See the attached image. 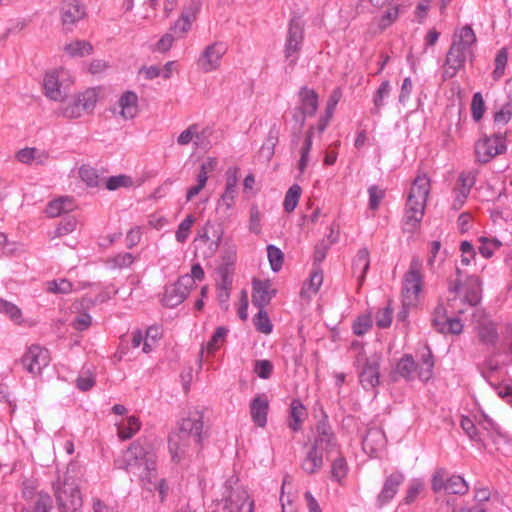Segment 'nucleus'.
Instances as JSON below:
<instances>
[{"label":"nucleus","mask_w":512,"mask_h":512,"mask_svg":"<svg viewBox=\"0 0 512 512\" xmlns=\"http://www.w3.org/2000/svg\"><path fill=\"white\" fill-rule=\"evenodd\" d=\"M299 114L294 115V119L300 127L305 124L306 117L314 116L318 109V94L308 87H303L299 91Z\"/></svg>","instance_id":"18"},{"label":"nucleus","mask_w":512,"mask_h":512,"mask_svg":"<svg viewBox=\"0 0 512 512\" xmlns=\"http://www.w3.org/2000/svg\"><path fill=\"white\" fill-rule=\"evenodd\" d=\"M203 426L202 414L195 411L181 420L178 430L175 433L192 441L195 445H200L202 441Z\"/></svg>","instance_id":"17"},{"label":"nucleus","mask_w":512,"mask_h":512,"mask_svg":"<svg viewBox=\"0 0 512 512\" xmlns=\"http://www.w3.org/2000/svg\"><path fill=\"white\" fill-rule=\"evenodd\" d=\"M194 20L180 14L179 18L174 22L171 31L179 38L184 37L192 27Z\"/></svg>","instance_id":"49"},{"label":"nucleus","mask_w":512,"mask_h":512,"mask_svg":"<svg viewBox=\"0 0 512 512\" xmlns=\"http://www.w3.org/2000/svg\"><path fill=\"white\" fill-rule=\"evenodd\" d=\"M403 481L404 475L400 472H394L386 477L382 490L377 497L380 506L385 505L394 498Z\"/></svg>","instance_id":"24"},{"label":"nucleus","mask_w":512,"mask_h":512,"mask_svg":"<svg viewBox=\"0 0 512 512\" xmlns=\"http://www.w3.org/2000/svg\"><path fill=\"white\" fill-rule=\"evenodd\" d=\"M226 53V47L221 42H214L203 50L197 60L199 69L204 73L216 71L221 66V59Z\"/></svg>","instance_id":"16"},{"label":"nucleus","mask_w":512,"mask_h":512,"mask_svg":"<svg viewBox=\"0 0 512 512\" xmlns=\"http://www.w3.org/2000/svg\"><path fill=\"white\" fill-rule=\"evenodd\" d=\"M267 256L271 269L274 272H278L282 268L284 260L283 252L275 245L270 244L267 246Z\"/></svg>","instance_id":"47"},{"label":"nucleus","mask_w":512,"mask_h":512,"mask_svg":"<svg viewBox=\"0 0 512 512\" xmlns=\"http://www.w3.org/2000/svg\"><path fill=\"white\" fill-rule=\"evenodd\" d=\"M476 331L479 341L484 345L492 346L498 339L496 325L488 318L478 321Z\"/></svg>","instance_id":"28"},{"label":"nucleus","mask_w":512,"mask_h":512,"mask_svg":"<svg viewBox=\"0 0 512 512\" xmlns=\"http://www.w3.org/2000/svg\"><path fill=\"white\" fill-rule=\"evenodd\" d=\"M317 432L315 442L302 462V468L308 474L316 473L321 469L324 454L328 457L333 452L337 453L336 443L330 428L322 424L317 427Z\"/></svg>","instance_id":"6"},{"label":"nucleus","mask_w":512,"mask_h":512,"mask_svg":"<svg viewBox=\"0 0 512 512\" xmlns=\"http://www.w3.org/2000/svg\"><path fill=\"white\" fill-rule=\"evenodd\" d=\"M132 183L131 178L125 175H118L109 177L105 184L109 190H116L120 187H128Z\"/></svg>","instance_id":"59"},{"label":"nucleus","mask_w":512,"mask_h":512,"mask_svg":"<svg viewBox=\"0 0 512 512\" xmlns=\"http://www.w3.org/2000/svg\"><path fill=\"white\" fill-rule=\"evenodd\" d=\"M431 190V180L425 173H419L411 184L405 206L403 230L413 233L419 227Z\"/></svg>","instance_id":"2"},{"label":"nucleus","mask_w":512,"mask_h":512,"mask_svg":"<svg viewBox=\"0 0 512 512\" xmlns=\"http://www.w3.org/2000/svg\"><path fill=\"white\" fill-rule=\"evenodd\" d=\"M304 41V24L299 18H293L288 24L285 45L284 57L290 62L293 67L298 59V54L302 48Z\"/></svg>","instance_id":"13"},{"label":"nucleus","mask_w":512,"mask_h":512,"mask_svg":"<svg viewBox=\"0 0 512 512\" xmlns=\"http://www.w3.org/2000/svg\"><path fill=\"white\" fill-rule=\"evenodd\" d=\"M323 283V274L321 271H315L310 275L307 283L301 289V296L310 299L315 296Z\"/></svg>","instance_id":"38"},{"label":"nucleus","mask_w":512,"mask_h":512,"mask_svg":"<svg viewBox=\"0 0 512 512\" xmlns=\"http://www.w3.org/2000/svg\"><path fill=\"white\" fill-rule=\"evenodd\" d=\"M194 137H196V124H191L179 134L177 144L179 146H187L193 143Z\"/></svg>","instance_id":"63"},{"label":"nucleus","mask_w":512,"mask_h":512,"mask_svg":"<svg viewBox=\"0 0 512 512\" xmlns=\"http://www.w3.org/2000/svg\"><path fill=\"white\" fill-rule=\"evenodd\" d=\"M301 193L302 189L298 184H294L288 189L283 202V207L286 212L290 213L295 210Z\"/></svg>","instance_id":"42"},{"label":"nucleus","mask_w":512,"mask_h":512,"mask_svg":"<svg viewBox=\"0 0 512 512\" xmlns=\"http://www.w3.org/2000/svg\"><path fill=\"white\" fill-rule=\"evenodd\" d=\"M472 117L475 121H479L484 113V100L481 93L477 92L473 95L471 103Z\"/></svg>","instance_id":"58"},{"label":"nucleus","mask_w":512,"mask_h":512,"mask_svg":"<svg viewBox=\"0 0 512 512\" xmlns=\"http://www.w3.org/2000/svg\"><path fill=\"white\" fill-rule=\"evenodd\" d=\"M195 220V217L192 214H189L180 222L175 232V239L177 242L185 243L187 241Z\"/></svg>","instance_id":"43"},{"label":"nucleus","mask_w":512,"mask_h":512,"mask_svg":"<svg viewBox=\"0 0 512 512\" xmlns=\"http://www.w3.org/2000/svg\"><path fill=\"white\" fill-rule=\"evenodd\" d=\"M191 444L194 443L175 432L172 433L169 437V452L172 461L179 463L184 459Z\"/></svg>","instance_id":"27"},{"label":"nucleus","mask_w":512,"mask_h":512,"mask_svg":"<svg viewBox=\"0 0 512 512\" xmlns=\"http://www.w3.org/2000/svg\"><path fill=\"white\" fill-rule=\"evenodd\" d=\"M508 62V51L506 48H502L498 51L495 57V69L492 72V76L495 81H498L504 74L505 68Z\"/></svg>","instance_id":"46"},{"label":"nucleus","mask_w":512,"mask_h":512,"mask_svg":"<svg viewBox=\"0 0 512 512\" xmlns=\"http://www.w3.org/2000/svg\"><path fill=\"white\" fill-rule=\"evenodd\" d=\"M77 227V220L73 217L65 219L59 223L54 230L51 239L59 238L72 233Z\"/></svg>","instance_id":"52"},{"label":"nucleus","mask_w":512,"mask_h":512,"mask_svg":"<svg viewBox=\"0 0 512 512\" xmlns=\"http://www.w3.org/2000/svg\"><path fill=\"white\" fill-rule=\"evenodd\" d=\"M249 230L252 233H261V213L256 205H252L249 211Z\"/></svg>","instance_id":"55"},{"label":"nucleus","mask_w":512,"mask_h":512,"mask_svg":"<svg viewBox=\"0 0 512 512\" xmlns=\"http://www.w3.org/2000/svg\"><path fill=\"white\" fill-rule=\"evenodd\" d=\"M276 294L270 281L255 280L253 282L252 303L258 308H264Z\"/></svg>","instance_id":"23"},{"label":"nucleus","mask_w":512,"mask_h":512,"mask_svg":"<svg viewBox=\"0 0 512 512\" xmlns=\"http://www.w3.org/2000/svg\"><path fill=\"white\" fill-rule=\"evenodd\" d=\"M372 327V319L370 315L359 316L353 324V331L356 335L365 334Z\"/></svg>","instance_id":"56"},{"label":"nucleus","mask_w":512,"mask_h":512,"mask_svg":"<svg viewBox=\"0 0 512 512\" xmlns=\"http://www.w3.org/2000/svg\"><path fill=\"white\" fill-rule=\"evenodd\" d=\"M269 411V399L265 394L256 395L250 403V415L254 424L265 427Z\"/></svg>","instance_id":"22"},{"label":"nucleus","mask_w":512,"mask_h":512,"mask_svg":"<svg viewBox=\"0 0 512 512\" xmlns=\"http://www.w3.org/2000/svg\"><path fill=\"white\" fill-rule=\"evenodd\" d=\"M506 149V139L502 134L483 136L474 145L476 160L483 164L490 162L497 155L503 154Z\"/></svg>","instance_id":"12"},{"label":"nucleus","mask_w":512,"mask_h":512,"mask_svg":"<svg viewBox=\"0 0 512 512\" xmlns=\"http://www.w3.org/2000/svg\"><path fill=\"white\" fill-rule=\"evenodd\" d=\"M227 333L228 330L225 327H218L215 330L211 340L206 345L207 352L213 353L216 349H218L220 345L224 343Z\"/></svg>","instance_id":"53"},{"label":"nucleus","mask_w":512,"mask_h":512,"mask_svg":"<svg viewBox=\"0 0 512 512\" xmlns=\"http://www.w3.org/2000/svg\"><path fill=\"white\" fill-rule=\"evenodd\" d=\"M213 228L210 222H207L199 231L196 240L203 244L202 255L204 258L214 256L222 240L223 232L217 233L214 238L209 236V229Z\"/></svg>","instance_id":"20"},{"label":"nucleus","mask_w":512,"mask_h":512,"mask_svg":"<svg viewBox=\"0 0 512 512\" xmlns=\"http://www.w3.org/2000/svg\"><path fill=\"white\" fill-rule=\"evenodd\" d=\"M397 372L407 380H413L417 377V365L412 356L404 355L398 362Z\"/></svg>","instance_id":"39"},{"label":"nucleus","mask_w":512,"mask_h":512,"mask_svg":"<svg viewBox=\"0 0 512 512\" xmlns=\"http://www.w3.org/2000/svg\"><path fill=\"white\" fill-rule=\"evenodd\" d=\"M60 15L64 25H74L86 16V11L79 0H65L61 5Z\"/></svg>","instance_id":"21"},{"label":"nucleus","mask_w":512,"mask_h":512,"mask_svg":"<svg viewBox=\"0 0 512 512\" xmlns=\"http://www.w3.org/2000/svg\"><path fill=\"white\" fill-rule=\"evenodd\" d=\"M512 117V106L507 104L501 107L500 110H498L494 114V122L497 125L503 126L506 125Z\"/></svg>","instance_id":"64"},{"label":"nucleus","mask_w":512,"mask_h":512,"mask_svg":"<svg viewBox=\"0 0 512 512\" xmlns=\"http://www.w3.org/2000/svg\"><path fill=\"white\" fill-rule=\"evenodd\" d=\"M99 98L98 88H88L78 93L71 102L60 109V115L67 119L80 118L84 113H91Z\"/></svg>","instance_id":"10"},{"label":"nucleus","mask_w":512,"mask_h":512,"mask_svg":"<svg viewBox=\"0 0 512 512\" xmlns=\"http://www.w3.org/2000/svg\"><path fill=\"white\" fill-rule=\"evenodd\" d=\"M370 266V254L367 248H361L353 260V273L356 275L359 285L365 280L366 273Z\"/></svg>","instance_id":"29"},{"label":"nucleus","mask_w":512,"mask_h":512,"mask_svg":"<svg viewBox=\"0 0 512 512\" xmlns=\"http://www.w3.org/2000/svg\"><path fill=\"white\" fill-rule=\"evenodd\" d=\"M201 6V0H188L187 3L184 5L181 14L195 21L197 19V15L201 9Z\"/></svg>","instance_id":"61"},{"label":"nucleus","mask_w":512,"mask_h":512,"mask_svg":"<svg viewBox=\"0 0 512 512\" xmlns=\"http://www.w3.org/2000/svg\"><path fill=\"white\" fill-rule=\"evenodd\" d=\"M481 281L477 276H471L467 279V290L465 292L464 300L470 305L475 306L481 299Z\"/></svg>","instance_id":"32"},{"label":"nucleus","mask_w":512,"mask_h":512,"mask_svg":"<svg viewBox=\"0 0 512 512\" xmlns=\"http://www.w3.org/2000/svg\"><path fill=\"white\" fill-rule=\"evenodd\" d=\"M141 427V423L138 417L129 416L126 419V423L117 424L118 428V437L121 440H128L132 438Z\"/></svg>","instance_id":"36"},{"label":"nucleus","mask_w":512,"mask_h":512,"mask_svg":"<svg viewBox=\"0 0 512 512\" xmlns=\"http://www.w3.org/2000/svg\"><path fill=\"white\" fill-rule=\"evenodd\" d=\"M475 43L476 35L470 26H463L455 32L443 65V79H451L456 76L458 71L464 67L466 60L473 57L472 47Z\"/></svg>","instance_id":"3"},{"label":"nucleus","mask_w":512,"mask_h":512,"mask_svg":"<svg viewBox=\"0 0 512 512\" xmlns=\"http://www.w3.org/2000/svg\"><path fill=\"white\" fill-rule=\"evenodd\" d=\"M385 444V434L378 428L369 429L362 441L363 450L371 456H377L383 450Z\"/></svg>","instance_id":"25"},{"label":"nucleus","mask_w":512,"mask_h":512,"mask_svg":"<svg viewBox=\"0 0 512 512\" xmlns=\"http://www.w3.org/2000/svg\"><path fill=\"white\" fill-rule=\"evenodd\" d=\"M74 82L71 72L63 67L46 73L43 80L44 94L50 100L64 102Z\"/></svg>","instance_id":"7"},{"label":"nucleus","mask_w":512,"mask_h":512,"mask_svg":"<svg viewBox=\"0 0 512 512\" xmlns=\"http://www.w3.org/2000/svg\"><path fill=\"white\" fill-rule=\"evenodd\" d=\"M47 290L55 294H66L71 292L72 284L66 279L54 280L47 283Z\"/></svg>","instance_id":"54"},{"label":"nucleus","mask_w":512,"mask_h":512,"mask_svg":"<svg viewBox=\"0 0 512 512\" xmlns=\"http://www.w3.org/2000/svg\"><path fill=\"white\" fill-rule=\"evenodd\" d=\"M352 349L356 350L354 364L358 369L359 381L364 389H374L380 382V362L382 354L368 352L360 342H353Z\"/></svg>","instance_id":"5"},{"label":"nucleus","mask_w":512,"mask_h":512,"mask_svg":"<svg viewBox=\"0 0 512 512\" xmlns=\"http://www.w3.org/2000/svg\"><path fill=\"white\" fill-rule=\"evenodd\" d=\"M143 334L145 339L142 351L147 354L157 346V343L162 336V332L159 327L151 326Z\"/></svg>","instance_id":"40"},{"label":"nucleus","mask_w":512,"mask_h":512,"mask_svg":"<svg viewBox=\"0 0 512 512\" xmlns=\"http://www.w3.org/2000/svg\"><path fill=\"white\" fill-rule=\"evenodd\" d=\"M210 135V130L208 128H202L199 124H196V137H194L193 144L195 148L204 149L209 145L208 136Z\"/></svg>","instance_id":"62"},{"label":"nucleus","mask_w":512,"mask_h":512,"mask_svg":"<svg viewBox=\"0 0 512 512\" xmlns=\"http://www.w3.org/2000/svg\"><path fill=\"white\" fill-rule=\"evenodd\" d=\"M417 365V377L422 381H428L432 377L434 361L432 359L431 351L425 348L421 354V362Z\"/></svg>","instance_id":"31"},{"label":"nucleus","mask_w":512,"mask_h":512,"mask_svg":"<svg viewBox=\"0 0 512 512\" xmlns=\"http://www.w3.org/2000/svg\"><path fill=\"white\" fill-rule=\"evenodd\" d=\"M390 92H391L390 82L388 80L383 81L380 84V86L378 87V89L374 95V98H373V102H374V108L372 110L373 114L380 113V109L384 104V99L389 96Z\"/></svg>","instance_id":"44"},{"label":"nucleus","mask_w":512,"mask_h":512,"mask_svg":"<svg viewBox=\"0 0 512 512\" xmlns=\"http://www.w3.org/2000/svg\"><path fill=\"white\" fill-rule=\"evenodd\" d=\"M115 463L118 468L137 477L145 489L153 491L157 470L156 456L150 445L133 442Z\"/></svg>","instance_id":"1"},{"label":"nucleus","mask_w":512,"mask_h":512,"mask_svg":"<svg viewBox=\"0 0 512 512\" xmlns=\"http://www.w3.org/2000/svg\"><path fill=\"white\" fill-rule=\"evenodd\" d=\"M119 114L124 120H130L138 114V96L132 91L124 92L118 101Z\"/></svg>","instance_id":"26"},{"label":"nucleus","mask_w":512,"mask_h":512,"mask_svg":"<svg viewBox=\"0 0 512 512\" xmlns=\"http://www.w3.org/2000/svg\"><path fill=\"white\" fill-rule=\"evenodd\" d=\"M461 262L463 265H470L471 261L475 259L476 252L473 245L469 241H462L460 244Z\"/></svg>","instance_id":"60"},{"label":"nucleus","mask_w":512,"mask_h":512,"mask_svg":"<svg viewBox=\"0 0 512 512\" xmlns=\"http://www.w3.org/2000/svg\"><path fill=\"white\" fill-rule=\"evenodd\" d=\"M307 416L306 408L301 403L300 400L294 399L290 404V417L291 422L289 423V427L293 431H297L300 428L301 423Z\"/></svg>","instance_id":"37"},{"label":"nucleus","mask_w":512,"mask_h":512,"mask_svg":"<svg viewBox=\"0 0 512 512\" xmlns=\"http://www.w3.org/2000/svg\"><path fill=\"white\" fill-rule=\"evenodd\" d=\"M83 472L80 466L70 464L63 479L55 486L54 494L60 512H77L83 504L79 482Z\"/></svg>","instance_id":"4"},{"label":"nucleus","mask_w":512,"mask_h":512,"mask_svg":"<svg viewBox=\"0 0 512 512\" xmlns=\"http://www.w3.org/2000/svg\"><path fill=\"white\" fill-rule=\"evenodd\" d=\"M253 322L259 332L264 334H270L272 332L273 325L264 308H259V311L254 317Z\"/></svg>","instance_id":"48"},{"label":"nucleus","mask_w":512,"mask_h":512,"mask_svg":"<svg viewBox=\"0 0 512 512\" xmlns=\"http://www.w3.org/2000/svg\"><path fill=\"white\" fill-rule=\"evenodd\" d=\"M480 246H479V253L485 257L490 258L493 256L494 252L498 250L501 247V242L496 238H490L487 236H481L478 239Z\"/></svg>","instance_id":"41"},{"label":"nucleus","mask_w":512,"mask_h":512,"mask_svg":"<svg viewBox=\"0 0 512 512\" xmlns=\"http://www.w3.org/2000/svg\"><path fill=\"white\" fill-rule=\"evenodd\" d=\"M191 289L192 279L183 275L175 283L166 286L162 302L167 307H176L186 299Z\"/></svg>","instance_id":"15"},{"label":"nucleus","mask_w":512,"mask_h":512,"mask_svg":"<svg viewBox=\"0 0 512 512\" xmlns=\"http://www.w3.org/2000/svg\"><path fill=\"white\" fill-rule=\"evenodd\" d=\"M431 489L435 493L445 490L449 494L465 495L469 490V485L462 476H448L446 469L440 467L435 469L432 474Z\"/></svg>","instance_id":"11"},{"label":"nucleus","mask_w":512,"mask_h":512,"mask_svg":"<svg viewBox=\"0 0 512 512\" xmlns=\"http://www.w3.org/2000/svg\"><path fill=\"white\" fill-rule=\"evenodd\" d=\"M273 364L269 360H257L254 364V372L262 379L270 378Z\"/></svg>","instance_id":"57"},{"label":"nucleus","mask_w":512,"mask_h":512,"mask_svg":"<svg viewBox=\"0 0 512 512\" xmlns=\"http://www.w3.org/2000/svg\"><path fill=\"white\" fill-rule=\"evenodd\" d=\"M476 177L477 172L474 170L462 172L458 177L457 185L455 188H459L470 194V190L476 182Z\"/></svg>","instance_id":"51"},{"label":"nucleus","mask_w":512,"mask_h":512,"mask_svg":"<svg viewBox=\"0 0 512 512\" xmlns=\"http://www.w3.org/2000/svg\"><path fill=\"white\" fill-rule=\"evenodd\" d=\"M20 362L25 371L33 376H38L49 365L50 354L46 348L34 344L25 351Z\"/></svg>","instance_id":"14"},{"label":"nucleus","mask_w":512,"mask_h":512,"mask_svg":"<svg viewBox=\"0 0 512 512\" xmlns=\"http://www.w3.org/2000/svg\"><path fill=\"white\" fill-rule=\"evenodd\" d=\"M397 0H370L372 5L378 8L387 7L386 13L381 17L380 27L385 29L389 25H391L398 17V9L395 5Z\"/></svg>","instance_id":"30"},{"label":"nucleus","mask_w":512,"mask_h":512,"mask_svg":"<svg viewBox=\"0 0 512 512\" xmlns=\"http://www.w3.org/2000/svg\"><path fill=\"white\" fill-rule=\"evenodd\" d=\"M226 512H254V500L248 490L237 484V480H228L222 499Z\"/></svg>","instance_id":"8"},{"label":"nucleus","mask_w":512,"mask_h":512,"mask_svg":"<svg viewBox=\"0 0 512 512\" xmlns=\"http://www.w3.org/2000/svg\"><path fill=\"white\" fill-rule=\"evenodd\" d=\"M79 176L90 187H97L101 182L96 169L88 165H83L79 168Z\"/></svg>","instance_id":"45"},{"label":"nucleus","mask_w":512,"mask_h":512,"mask_svg":"<svg viewBox=\"0 0 512 512\" xmlns=\"http://www.w3.org/2000/svg\"><path fill=\"white\" fill-rule=\"evenodd\" d=\"M314 134H315L314 126H311L306 132L303 145L300 149V159L298 162V170L300 171V173H303L308 166L309 154L312 149Z\"/></svg>","instance_id":"33"},{"label":"nucleus","mask_w":512,"mask_h":512,"mask_svg":"<svg viewBox=\"0 0 512 512\" xmlns=\"http://www.w3.org/2000/svg\"><path fill=\"white\" fill-rule=\"evenodd\" d=\"M15 160L27 166H44L50 160L49 151L38 147H24L18 150Z\"/></svg>","instance_id":"19"},{"label":"nucleus","mask_w":512,"mask_h":512,"mask_svg":"<svg viewBox=\"0 0 512 512\" xmlns=\"http://www.w3.org/2000/svg\"><path fill=\"white\" fill-rule=\"evenodd\" d=\"M64 52L70 57H84L92 53V45L85 40H73L65 44Z\"/></svg>","instance_id":"34"},{"label":"nucleus","mask_w":512,"mask_h":512,"mask_svg":"<svg viewBox=\"0 0 512 512\" xmlns=\"http://www.w3.org/2000/svg\"><path fill=\"white\" fill-rule=\"evenodd\" d=\"M0 313L8 316L12 321L21 323L22 312L15 304L0 298Z\"/></svg>","instance_id":"50"},{"label":"nucleus","mask_w":512,"mask_h":512,"mask_svg":"<svg viewBox=\"0 0 512 512\" xmlns=\"http://www.w3.org/2000/svg\"><path fill=\"white\" fill-rule=\"evenodd\" d=\"M422 261L413 257L408 271L404 275L402 287V302L405 307L415 306L422 290Z\"/></svg>","instance_id":"9"},{"label":"nucleus","mask_w":512,"mask_h":512,"mask_svg":"<svg viewBox=\"0 0 512 512\" xmlns=\"http://www.w3.org/2000/svg\"><path fill=\"white\" fill-rule=\"evenodd\" d=\"M74 209L73 200L68 197H62L51 201L46 208V214L49 217H58L62 213L72 211Z\"/></svg>","instance_id":"35"}]
</instances>
